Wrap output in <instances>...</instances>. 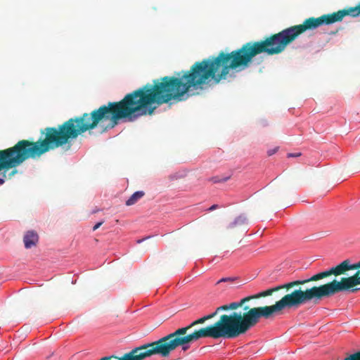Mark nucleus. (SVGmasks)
I'll list each match as a JSON object with an SVG mask.
<instances>
[{"instance_id": "17", "label": "nucleus", "mask_w": 360, "mask_h": 360, "mask_svg": "<svg viewBox=\"0 0 360 360\" xmlns=\"http://www.w3.org/2000/svg\"><path fill=\"white\" fill-rule=\"evenodd\" d=\"M346 360H360V351L350 354L346 357Z\"/></svg>"}, {"instance_id": "14", "label": "nucleus", "mask_w": 360, "mask_h": 360, "mask_svg": "<svg viewBox=\"0 0 360 360\" xmlns=\"http://www.w3.org/2000/svg\"><path fill=\"white\" fill-rule=\"evenodd\" d=\"M145 195L143 191H136L133 193L131 197L126 201V205L131 206L134 205L139 200H140Z\"/></svg>"}, {"instance_id": "19", "label": "nucleus", "mask_w": 360, "mask_h": 360, "mask_svg": "<svg viewBox=\"0 0 360 360\" xmlns=\"http://www.w3.org/2000/svg\"><path fill=\"white\" fill-rule=\"evenodd\" d=\"M300 155H301L300 153H288V158H297V157H300Z\"/></svg>"}, {"instance_id": "22", "label": "nucleus", "mask_w": 360, "mask_h": 360, "mask_svg": "<svg viewBox=\"0 0 360 360\" xmlns=\"http://www.w3.org/2000/svg\"><path fill=\"white\" fill-rule=\"evenodd\" d=\"M217 207H218V205H212V206L208 209V210H209V211H212V210H215Z\"/></svg>"}, {"instance_id": "21", "label": "nucleus", "mask_w": 360, "mask_h": 360, "mask_svg": "<svg viewBox=\"0 0 360 360\" xmlns=\"http://www.w3.org/2000/svg\"><path fill=\"white\" fill-rule=\"evenodd\" d=\"M277 150H278V148H276L268 150V152H267L268 155L271 156V155H274V153H276Z\"/></svg>"}, {"instance_id": "4", "label": "nucleus", "mask_w": 360, "mask_h": 360, "mask_svg": "<svg viewBox=\"0 0 360 360\" xmlns=\"http://www.w3.org/2000/svg\"><path fill=\"white\" fill-rule=\"evenodd\" d=\"M228 310H235L232 302L219 306L216 309L214 312L201 317L193 321L189 325L179 328L175 331L164 336L168 345H169L170 349H172L173 352L177 347H181L182 350L186 351L190 348V345L192 342H195L201 338H210V335L200 334V330L205 329V327L195 330L193 332L189 334H187V332L195 326L202 324L206 321L213 319L219 312Z\"/></svg>"}, {"instance_id": "6", "label": "nucleus", "mask_w": 360, "mask_h": 360, "mask_svg": "<svg viewBox=\"0 0 360 360\" xmlns=\"http://www.w3.org/2000/svg\"><path fill=\"white\" fill-rule=\"evenodd\" d=\"M236 310L229 314L220 316L219 320L214 324L205 327L200 330V334L210 335L211 338L232 339L244 334L240 323L239 313Z\"/></svg>"}, {"instance_id": "13", "label": "nucleus", "mask_w": 360, "mask_h": 360, "mask_svg": "<svg viewBox=\"0 0 360 360\" xmlns=\"http://www.w3.org/2000/svg\"><path fill=\"white\" fill-rule=\"evenodd\" d=\"M39 240V236L37 233L33 231H27L23 238V241L25 243V247L26 248H31L32 247L36 245L37 241Z\"/></svg>"}, {"instance_id": "18", "label": "nucleus", "mask_w": 360, "mask_h": 360, "mask_svg": "<svg viewBox=\"0 0 360 360\" xmlns=\"http://www.w3.org/2000/svg\"><path fill=\"white\" fill-rule=\"evenodd\" d=\"M234 278H230V277H226V278H222L221 279H220L217 283V284H219L221 282H227V281H233Z\"/></svg>"}, {"instance_id": "23", "label": "nucleus", "mask_w": 360, "mask_h": 360, "mask_svg": "<svg viewBox=\"0 0 360 360\" xmlns=\"http://www.w3.org/2000/svg\"><path fill=\"white\" fill-rule=\"evenodd\" d=\"M344 360H346V358Z\"/></svg>"}, {"instance_id": "2", "label": "nucleus", "mask_w": 360, "mask_h": 360, "mask_svg": "<svg viewBox=\"0 0 360 360\" xmlns=\"http://www.w3.org/2000/svg\"><path fill=\"white\" fill-rule=\"evenodd\" d=\"M138 118L130 101L126 95L121 101L108 102L91 112L70 118L57 127H49L41 130V137L37 141L26 139L18 141L13 146L0 150V185L6 178V172L13 169L8 178L18 173L15 169L28 159L40 158L44 153L58 148L70 149L72 141L83 133L101 127L102 131L113 129L120 120L133 122Z\"/></svg>"}, {"instance_id": "10", "label": "nucleus", "mask_w": 360, "mask_h": 360, "mask_svg": "<svg viewBox=\"0 0 360 360\" xmlns=\"http://www.w3.org/2000/svg\"><path fill=\"white\" fill-rule=\"evenodd\" d=\"M243 313L238 311L240 318V323L243 330L244 334L247 333L250 328L255 326L259 321L256 316L253 307H250L247 304L243 307Z\"/></svg>"}, {"instance_id": "1", "label": "nucleus", "mask_w": 360, "mask_h": 360, "mask_svg": "<svg viewBox=\"0 0 360 360\" xmlns=\"http://www.w3.org/2000/svg\"><path fill=\"white\" fill-rule=\"evenodd\" d=\"M295 40L290 27L265 37L249 41L229 53L220 51L217 56L195 62L190 70L177 77L165 76L132 91V106L137 117L151 115L160 105L171 101H181L191 91L202 89L212 80L215 84L226 79L230 70H243L256 56L281 53Z\"/></svg>"}, {"instance_id": "12", "label": "nucleus", "mask_w": 360, "mask_h": 360, "mask_svg": "<svg viewBox=\"0 0 360 360\" xmlns=\"http://www.w3.org/2000/svg\"><path fill=\"white\" fill-rule=\"evenodd\" d=\"M332 14L335 23L341 22L342 19L347 15L357 17L360 15V4L354 7H349L347 8L339 10L337 12L333 13Z\"/></svg>"}, {"instance_id": "9", "label": "nucleus", "mask_w": 360, "mask_h": 360, "mask_svg": "<svg viewBox=\"0 0 360 360\" xmlns=\"http://www.w3.org/2000/svg\"><path fill=\"white\" fill-rule=\"evenodd\" d=\"M335 23L332 13L324 14L319 18L311 17L304 20L302 24L290 27L295 39L308 30H315L323 25Z\"/></svg>"}, {"instance_id": "20", "label": "nucleus", "mask_w": 360, "mask_h": 360, "mask_svg": "<svg viewBox=\"0 0 360 360\" xmlns=\"http://www.w3.org/2000/svg\"><path fill=\"white\" fill-rule=\"evenodd\" d=\"M103 224V221L96 223L93 227V231L97 230Z\"/></svg>"}, {"instance_id": "3", "label": "nucleus", "mask_w": 360, "mask_h": 360, "mask_svg": "<svg viewBox=\"0 0 360 360\" xmlns=\"http://www.w3.org/2000/svg\"><path fill=\"white\" fill-rule=\"evenodd\" d=\"M354 269H358V271L353 276L342 277L340 281L334 279L326 284L309 288L314 302L317 303L323 297H328L342 291L350 290L355 292L359 290L360 288L354 287L360 285V261L355 264H351L349 259H345L335 266L312 276L311 280L317 281L331 275L335 276L343 275L348 271Z\"/></svg>"}, {"instance_id": "5", "label": "nucleus", "mask_w": 360, "mask_h": 360, "mask_svg": "<svg viewBox=\"0 0 360 360\" xmlns=\"http://www.w3.org/2000/svg\"><path fill=\"white\" fill-rule=\"evenodd\" d=\"M314 301L309 288L303 290L301 287L295 288L285 294L272 305L253 307L259 321L261 318L269 319L275 314H280L283 310L297 309L300 306Z\"/></svg>"}, {"instance_id": "11", "label": "nucleus", "mask_w": 360, "mask_h": 360, "mask_svg": "<svg viewBox=\"0 0 360 360\" xmlns=\"http://www.w3.org/2000/svg\"><path fill=\"white\" fill-rule=\"evenodd\" d=\"M243 313L238 311L240 318V323L243 330L244 334L247 333L250 328L255 326L259 321L256 316L253 307H250L247 304L243 307Z\"/></svg>"}, {"instance_id": "15", "label": "nucleus", "mask_w": 360, "mask_h": 360, "mask_svg": "<svg viewBox=\"0 0 360 360\" xmlns=\"http://www.w3.org/2000/svg\"><path fill=\"white\" fill-rule=\"evenodd\" d=\"M248 223V219L244 215H240L237 218L235 219V220L230 223L228 228L229 229H233L234 227L237 226H240L245 224Z\"/></svg>"}, {"instance_id": "8", "label": "nucleus", "mask_w": 360, "mask_h": 360, "mask_svg": "<svg viewBox=\"0 0 360 360\" xmlns=\"http://www.w3.org/2000/svg\"><path fill=\"white\" fill-rule=\"evenodd\" d=\"M313 280H311V277L304 279V280H295L293 281H290L288 283H286L283 285H280L271 288H269L266 290L262 291L259 293H257L255 295H249L247 297H245L242 299H240L239 301L237 302H233L232 304L234 307L235 310L238 309L240 307H243L245 304L248 303L252 300L259 299L261 297H265L268 296H271L274 292L279 291L281 290L285 289L287 292H289L291 289L295 288V287H300L302 285H304L305 283L312 282Z\"/></svg>"}, {"instance_id": "7", "label": "nucleus", "mask_w": 360, "mask_h": 360, "mask_svg": "<svg viewBox=\"0 0 360 360\" xmlns=\"http://www.w3.org/2000/svg\"><path fill=\"white\" fill-rule=\"evenodd\" d=\"M172 352L165 337L159 340L134 347L125 353L118 360H144L153 355L168 357Z\"/></svg>"}, {"instance_id": "16", "label": "nucleus", "mask_w": 360, "mask_h": 360, "mask_svg": "<svg viewBox=\"0 0 360 360\" xmlns=\"http://www.w3.org/2000/svg\"><path fill=\"white\" fill-rule=\"evenodd\" d=\"M229 179H230V176H226L224 178H220L219 176H214L210 179V181H212L213 183L216 184V183H220V182H225V181H228Z\"/></svg>"}]
</instances>
